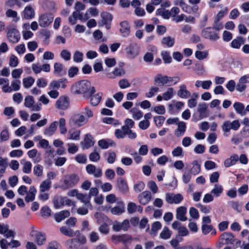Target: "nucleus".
Instances as JSON below:
<instances>
[{
    "label": "nucleus",
    "mask_w": 249,
    "mask_h": 249,
    "mask_svg": "<svg viewBox=\"0 0 249 249\" xmlns=\"http://www.w3.org/2000/svg\"><path fill=\"white\" fill-rule=\"evenodd\" d=\"M124 63L120 62L119 63V67H115L113 71L107 74L108 78L110 79H115L117 77H121L125 73L124 68Z\"/></svg>",
    "instance_id": "nucleus-11"
},
{
    "label": "nucleus",
    "mask_w": 249,
    "mask_h": 249,
    "mask_svg": "<svg viewBox=\"0 0 249 249\" xmlns=\"http://www.w3.org/2000/svg\"><path fill=\"white\" fill-rule=\"evenodd\" d=\"M102 95V92H99L92 96L90 99L91 104L94 106L98 105L101 100Z\"/></svg>",
    "instance_id": "nucleus-50"
},
{
    "label": "nucleus",
    "mask_w": 249,
    "mask_h": 249,
    "mask_svg": "<svg viewBox=\"0 0 249 249\" xmlns=\"http://www.w3.org/2000/svg\"><path fill=\"white\" fill-rule=\"evenodd\" d=\"M102 18V25H105L107 29H109L111 27V22L113 18L112 15L108 12H103L101 14Z\"/></svg>",
    "instance_id": "nucleus-16"
},
{
    "label": "nucleus",
    "mask_w": 249,
    "mask_h": 249,
    "mask_svg": "<svg viewBox=\"0 0 249 249\" xmlns=\"http://www.w3.org/2000/svg\"><path fill=\"white\" fill-rule=\"evenodd\" d=\"M54 74L57 76H62L65 72L63 71V65L59 62L54 64Z\"/></svg>",
    "instance_id": "nucleus-45"
},
{
    "label": "nucleus",
    "mask_w": 249,
    "mask_h": 249,
    "mask_svg": "<svg viewBox=\"0 0 249 249\" xmlns=\"http://www.w3.org/2000/svg\"><path fill=\"white\" fill-rule=\"evenodd\" d=\"M174 4L176 5L180 6L184 12L187 13H190L192 10L195 12L198 10L197 6H194L193 8H191L189 5L185 2L184 0H175L174 1Z\"/></svg>",
    "instance_id": "nucleus-20"
},
{
    "label": "nucleus",
    "mask_w": 249,
    "mask_h": 249,
    "mask_svg": "<svg viewBox=\"0 0 249 249\" xmlns=\"http://www.w3.org/2000/svg\"><path fill=\"white\" fill-rule=\"evenodd\" d=\"M198 97V94L194 92L192 94V98L188 100L187 105L190 108H193L197 105V99Z\"/></svg>",
    "instance_id": "nucleus-49"
},
{
    "label": "nucleus",
    "mask_w": 249,
    "mask_h": 249,
    "mask_svg": "<svg viewBox=\"0 0 249 249\" xmlns=\"http://www.w3.org/2000/svg\"><path fill=\"white\" fill-rule=\"evenodd\" d=\"M84 205H91L90 202V196L87 194L80 193L77 196V198Z\"/></svg>",
    "instance_id": "nucleus-51"
},
{
    "label": "nucleus",
    "mask_w": 249,
    "mask_h": 249,
    "mask_svg": "<svg viewBox=\"0 0 249 249\" xmlns=\"http://www.w3.org/2000/svg\"><path fill=\"white\" fill-rule=\"evenodd\" d=\"M120 32L124 37H128L130 34V26L127 21L124 20L120 23Z\"/></svg>",
    "instance_id": "nucleus-21"
},
{
    "label": "nucleus",
    "mask_w": 249,
    "mask_h": 249,
    "mask_svg": "<svg viewBox=\"0 0 249 249\" xmlns=\"http://www.w3.org/2000/svg\"><path fill=\"white\" fill-rule=\"evenodd\" d=\"M201 36L206 39L216 41L220 38L219 34L214 27L204 28L201 31Z\"/></svg>",
    "instance_id": "nucleus-6"
},
{
    "label": "nucleus",
    "mask_w": 249,
    "mask_h": 249,
    "mask_svg": "<svg viewBox=\"0 0 249 249\" xmlns=\"http://www.w3.org/2000/svg\"><path fill=\"white\" fill-rule=\"evenodd\" d=\"M94 144L93 138L90 134H87L84 139V146L85 148H89Z\"/></svg>",
    "instance_id": "nucleus-43"
},
{
    "label": "nucleus",
    "mask_w": 249,
    "mask_h": 249,
    "mask_svg": "<svg viewBox=\"0 0 249 249\" xmlns=\"http://www.w3.org/2000/svg\"><path fill=\"white\" fill-rule=\"evenodd\" d=\"M224 188L222 185L219 184H215L211 192L214 197H218L223 193Z\"/></svg>",
    "instance_id": "nucleus-35"
},
{
    "label": "nucleus",
    "mask_w": 249,
    "mask_h": 249,
    "mask_svg": "<svg viewBox=\"0 0 249 249\" xmlns=\"http://www.w3.org/2000/svg\"><path fill=\"white\" fill-rule=\"evenodd\" d=\"M37 154V150L36 149L29 150L27 152L28 156L30 158L33 159V161L34 163L39 162L41 160L40 156L36 157Z\"/></svg>",
    "instance_id": "nucleus-44"
},
{
    "label": "nucleus",
    "mask_w": 249,
    "mask_h": 249,
    "mask_svg": "<svg viewBox=\"0 0 249 249\" xmlns=\"http://www.w3.org/2000/svg\"><path fill=\"white\" fill-rule=\"evenodd\" d=\"M220 239L223 242V243L225 244H231L234 242V236L230 232L223 233L221 235Z\"/></svg>",
    "instance_id": "nucleus-29"
},
{
    "label": "nucleus",
    "mask_w": 249,
    "mask_h": 249,
    "mask_svg": "<svg viewBox=\"0 0 249 249\" xmlns=\"http://www.w3.org/2000/svg\"><path fill=\"white\" fill-rule=\"evenodd\" d=\"M54 16L50 13H45L39 15L38 23L40 27L45 28L48 27L53 22Z\"/></svg>",
    "instance_id": "nucleus-10"
},
{
    "label": "nucleus",
    "mask_w": 249,
    "mask_h": 249,
    "mask_svg": "<svg viewBox=\"0 0 249 249\" xmlns=\"http://www.w3.org/2000/svg\"><path fill=\"white\" fill-rule=\"evenodd\" d=\"M104 155L107 158V160L108 163L112 164L115 162L116 158L115 152L107 151L105 153Z\"/></svg>",
    "instance_id": "nucleus-52"
},
{
    "label": "nucleus",
    "mask_w": 249,
    "mask_h": 249,
    "mask_svg": "<svg viewBox=\"0 0 249 249\" xmlns=\"http://www.w3.org/2000/svg\"><path fill=\"white\" fill-rule=\"evenodd\" d=\"M178 77H170L158 74L154 77V83L158 85L170 86L176 84L179 81Z\"/></svg>",
    "instance_id": "nucleus-3"
},
{
    "label": "nucleus",
    "mask_w": 249,
    "mask_h": 249,
    "mask_svg": "<svg viewBox=\"0 0 249 249\" xmlns=\"http://www.w3.org/2000/svg\"><path fill=\"white\" fill-rule=\"evenodd\" d=\"M140 203L143 205L147 204L151 199V193L149 191H144L138 196Z\"/></svg>",
    "instance_id": "nucleus-24"
},
{
    "label": "nucleus",
    "mask_w": 249,
    "mask_h": 249,
    "mask_svg": "<svg viewBox=\"0 0 249 249\" xmlns=\"http://www.w3.org/2000/svg\"><path fill=\"white\" fill-rule=\"evenodd\" d=\"M88 121V118L84 115L80 114H76L71 117L69 120V124L71 125L80 127L85 124Z\"/></svg>",
    "instance_id": "nucleus-9"
},
{
    "label": "nucleus",
    "mask_w": 249,
    "mask_h": 249,
    "mask_svg": "<svg viewBox=\"0 0 249 249\" xmlns=\"http://www.w3.org/2000/svg\"><path fill=\"white\" fill-rule=\"evenodd\" d=\"M7 38L9 42L12 43H18L20 39L19 32L15 25H10L7 27Z\"/></svg>",
    "instance_id": "nucleus-7"
},
{
    "label": "nucleus",
    "mask_w": 249,
    "mask_h": 249,
    "mask_svg": "<svg viewBox=\"0 0 249 249\" xmlns=\"http://www.w3.org/2000/svg\"><path fill=\"white\" fill-rule=\"evenodd\" d=\"M0 234L7 238L14 237L15 235V232L9 229V226L7 225L0 224Z\"/></svg>",
    "instance_id": "nucleus-22"
},
{
    "label": "nucleus",
    "mask_w": 249,
    "mask_h": 249,
    "mask_svg": "<svg viewBox=\"0 0 249 249\" xmlns=\"http://www.w3.org/2000/svg\"><path fill=\"white\" fill-rule=\"evenodd\" d=\"M36 193L37 191L36 188L34 186H31L29 191L27 192L26 196L25 197V201L26 202H30L34 201Z\"/></svg>",
    "instance_id": "nucleus-30"
},
{
    "label": "nucleus",
    "mask_w": 249,
    "mask_h": 249,
    "mask_svg": "<svg viewBox=\"0 0 249 249\" xmlns=\"http://www.w3.org/2000/svg\"><path fill=\"white\" fill-rule=\"evenodd\" d=\"M98 144L101 148L106 149L110 146H115V143L111 139H104L99 141Z\"/></svg>",
    "instance_id": "nucleus-28"
},
{
    "label": "nucleus",
    "mask_w": 249,
    "mask_h": 249,
    "mask_svg": "<svg viewBox=\"0 0 249 249\" xmlns=\"http://www.w3.org/2000/svg\"><path fill=\"white\" fill-rule=\"evenodd\" d=\"M127 130L123 128V126L121 129H116L114 135L115 137L118 139H124L126 135Z\"/></svg>",
    "instance_id": "nucleus-60"
},
{
    "label": "nucleus",
    "mask_w": 249,
    "mask_h": 249,
    "mask_svg": "<svg viewBox=\"0 0 249 249\" xmlns=\"http://www.w3.org/2000/svg\"><path fill=\"white\" fill-rule=\"evenodd\" d=\"M70 215V213L69 211L64 210L58 213H55L54 215V218L57 222H59L66 218L69 217Z\"/></svg>",
    "instance_id": "nucleus-36"
},
{
    "label": "nucleus",
    "mask_w": 249,
    "mask_h": 249,
    "mask_svg": "<svg viewBox=\"0 0 249 249\" xmlns=\"http://www.w3.org/2000/svg\"><path fill=\"white\" fill-rule=\"evenodd\" d=\"M187 213V208L184 206L179 207L176 210V218L181 221H185L187 220L186 216Z\"/></svg>",
    "instance_id": "nucleus-23"
},
{
    "label": "nucleus",
    "mask_w": 249,
    "mask_h": 249,
    "mask_svg": "<svg viewBox=\"0 0 249 249\" xmlns=\"http://www.w3.org/2000/svg\"><path fill=\"white\" fill-rule=\"evenodd\" d=\"M20 80L15 79L12 81L11 86L9 87V85L2 86V90L5 93H10L13 91H18L20 89Z\"/></svg>",
    "instance_id": "nucleus-12"
},
{
    "label": "nucleus",
    "mask_w": 249,
    "mask_h": 249,
    "mask_svg": "<svg viewBox=\"0 0 249 249\" xmlns=\"http://www.w3.org/2000/svg\"><path fill=\"white\" fill-rule=\"evenodd\" d=\"M103 122L107 124H111L115 126L121 124V123L118 120L111 117H105L103 118Z\"/></svg>",
    "instance_id": "nucleus-57"
},
{
    "label": "nucleus",
    "mask_w": 249,
    "mask_h": 249,
    "mask_svg": "<svg viewBox=\"0 0 249 249\" xmlns=\"http://www.w3.org/2000/svg\"><path fill=\"white\" fill-rule=\"evenodd\" d=\"M240 126V124L238 120H235L232 122L230 121H225L221 126L224 132V136L225 137L228 136L230 134L231 129L236 131L239 128Z\"/></svg>",
    "instance_id": "nucleus-8"
},
{
    "label": "nucleus",
    "mask_w": 249,
    "mask_h": 249,
    "mask_svg": "<svg viewBox=\"0 0 249 249\" xmlns=\"http://www.w3.org/2000/svg\"><path fill=\"white\" fill-rule=\"evenodd\" d=\"M125 211L124 204L121 202L116 206L111 209V213L114 215H120Z\"/></svg>",
    "instance_id": "nucleus-32"
},
{
    "label": "nucleus",
    "mask_w": 249,
    "mask_h": 249,
    "mask_svg": "<svg viewBox=\"0 0 249 249\" xmlns=\"http://www.w3.org/2000/svg\"><path fill=\"white\" fill-rule=\"evenodd\" d=\"M171 234L172 231L167 227H164L160 233V236L161 238L166 240L171 237Z\"/></svg>",
    "instance_id": "nucleus-56"
},
{
    "label": "nucleus",
    "mask_w": 249,
    "mask_h": 249,
    "mask_svg": "<svg viewBox=\"0 0 249 249\" xmlns=\"http://www.w3.org/2000/svg\"><path fill=\"white\" fill-rule=\"evenodd\" d=\"M71 91L74 94H82L84 97L88 98L95 92V89L89 81L84 80L72 84Z\"/></svg>",
    "instance_id": "nucleus-1"
},
{
    "label": "nucleus",
    "mask_w": 249,
    "mask_h": 249,
    "mask_svg": "<svg viewBox=\"0 0 249 249\" xmlns=\"http://www.w3.org/2000/svg\"><path fill=\"white\" fill-rule=\"evenodd\" d=\"M132 118L136 120H140L143 116V112L136 107H133L130 110Z\"/></svg>",
    "instance_id": "nucleus-40"
},
{
    "label": "nucleus",
    "mask_w": 249,
    "mask_h": 249,
    "mask_svg": "<svg viewBox=\"0 0 249 249\" xmlns=\"http://www.w3.org/2000/svg\"><path fill=\"white\" fill-rule=\"evenodd\" d=\"M21 14L23 18L31 19L35 16V11L31 5H28L24 7Z\"/></svg>",
    "instance_id": "nucleus-18"
},
{
    "label": "nucleus",
    "mask_w": 249,
    "mask_h": 249,
    "mask_svg": "<svg viewBox=\"0 0 249 249\" xmlns=\"http://www.w3.org/2000/svg\"><path fill=\"white\" fill-rule=\"evenodd\" d=\"M79 181V177L75 174L66 176L62 181L60 187L64 190L70 189L76 185Z\"/></svg>",
    "instance_id": "nucleus-5"
},
{
    "label": "nucleus",
    "mask_w": 249,
    "mask_h": 249,
    "mask_svg": "<svg viewBox=\"0 0 249 249\" xmlns=\"http://www.w3.org/2000/svg\"><path fill=\"white\" fill-rule=\"evenodd\" d=\"M186 129V123L184 122H179L178 124V128L175 131V135L178 137L183 136Z\"/></svg>",
    "instance_id": "nucleus-31"
},
{
    "label": "nucleus",
    "mask_w": 249,
    "mask_h": 249,
    "mask_svg": "<svg viewBox=\"0 0 249 249\" xmlns=\"http://www.w3.org/2000/svg\"><path fill=\"white\" fill-rule=\"evenodd\" d=\"M5 15L7 18H12L14 22H17L19 20V17L18 16L17 12L11 9H8L6 10Z\"/></svg>",
    "instance_id": "nucleus-48"
},
{
    "label": "nucleus",
    "mask_w": 249,
    "mask_h": 249,
    "mask_svg": "<svg viewBox=\"0 0 249 249\" xmlns=\"http://www.w3.org/2000/svg\"><path fill=\"white\" fill-rule=\"evenodd\" d=\"M165 199L167 202L169 204H179L183 199V197L180 194L175 195L172 193H167L165 196Z\"/></svg>",
    "instance_id": "nucleus-14"
},
{
    "label": "nucleus",
    "mask_w": 249,
    "mask_h": 249,
    "mask_svg": "<svg viewBox=\"0 0 249 249\" xmlns=\"http://www.w3.org/2000/svg\"><path fill=\"white\" fill-rule=\"evenodd\" d=\"M21 163L23 165L22 171L23 173L29 174L31 172L32 164L30 161L22 160H21Z\"/></svg>",
    "instance_id": "nucleus-46"
},
{
    "label": "nucleus",
    "mask_w": 249,
    "mask_h": 249,
    "mask_svg": "<svg viewBox=\"0 0 249 249\" xmlns=\"http://www.w3.org/2000/svg\"><path fill=\"white\" fill-rule=\"evenodd\" d=\"M207 107L208 106L206 103H201L198 105L197 111L201 118L207 116Z\"/></svg>",
    "instance_id": "nucleus-39"
},
{
    "label": "nucleus",
    "mask_w": 249,
    "mask_h": 249,
    "mask_svg": "<svg viewBox=\"0 0 249 249\" xmlns=\"http://www.w3.org/2000/svg\"><path fill=\"white\" fill-rule=\"evenodd\" d=\"M52 181L46 179L42 181L39 186V192L48 191L51 187Z\"/></svg>",
    "instance_id": "nucleus-47"
},
{
    "label": "nucleus",
    "mask_w": 249,
    "mask_h": 249,
    "mask_svg": "<svg viewBox=\"0 0 249 249\" xmlns=\"http://www.w3.org/2000/svg\"><path fill=\"white\" fill-rule=\"evenodd\" d=\"M69 105V98L67 96H61L56 101L55 107L58 109L66 110L68 108Z\"/></svg>",
    "instance_id": "nucleus-17"
},
{
    "label": "nucleus",
    "mask_w": 249,
    "mask_h": 249,
    "mask_svg": "<svg viewBox=\"0 0 249 249\" xmlns=\"http://www.w3.org/2000/svg\"><path fill=\"white\" fill-rule=\"evenodd\" d=\"M228 12V8L225 7L222 10H220L216 15L214 18L215 23H218L227 13Z\"/></svg>",
    "instance_id": "nucleus-54"
},
{
    "label": "nucleus",
    "mask_w": 249,
    "mask_h": 249,
    "mask_svg": "<svg viewBox=\"0 0 249 249\" xmlns=\"http://www.w3.org/2000/svg\"><path fill=\"white\" fill-rule=\"evenodd\" d=\"M77 19L80 20V12L74 11L72 13L71 16L69 18V22L73 25L76 23Z\"/></svg>",
    "instance_id": "nucleus-53"
},
{
    "label": "nucleus",
    "mask_w": 249,
    "mask_h": 249,
    "mask_svg": "<svg viewBox=\"0 0 249 249\" xmlns=\"http://www.w3.org/2000/svg\"><path fill=\"white\" fill-rule=\"evenodd\" d=\"M156 14L161 16L163 18L169 19L170 18V13L168 10H165L164 8H159L156 11Z\"/></svg>",
    "instance_id": "nucleus-58"
},
{
    "label": "nucleus",
    "mask_w": 249,
    "mask_h": 249,
    "mask_svg": "<svg viewBox=\"0 0 249 249\" xmlns=\"http://www.w3.org/2000/svg\"><path fill=\"white\" fill-rule=\"evenodd\" d=\"M60 231L62 233L69 237H73L76 234L71 229L66 227H62Z\"/></svg>",
    "instance_id": "nucleus-61"
},
{
    "label": "nucleus",
    "mask_w": 249,
    "mask_h": 249,
    "mask_svg": "<svg viewBox=\"0 0 249 249\" xmlns=\"http://www.w3.org/2000/svg\"><path fill=\"white\" fill-rule=\"evenodd\" d=\"M43 166L40 164H37L34 167V174L37 177H41L43 174Z\"/></svg>",
    "instance_id": "nucleus-64"
},
{
    "label": "nucleus",
    "mask_w": 249,
    "mask_h": 249,
    "mask_svg": "<svg viewBox=\"0 0 249 249\" xmlns=\"http://www.w3.org/2000/svg\"><path fill=\"white\" fill-rule=\"evenodd\" d=\"M66 124L65 119L61 118L59 120L58 122L54 121L48 127L46 128L44 131V134L47 136H52L55 133L58 125L60 133L61 134H65L67 131Z\"/></svg>",
    "instance_id": "nucleus-2"
},
{
    "label": "nucleus",
    "mask_w": 249,
    "mask_h": 249,
    "mask_svg": "<svg viewBox=\"0 0 249 249\" xmlns=\"http://www.w3.org/2000/svg\"><path fill=\"white\" fill-rule=\"evenodd\" d=\"M135 122L131 119L127 118L124 121V125L123 126L124 129L129 130L134 126Z\"/></svg>",
    "instance_id": "nucleus-63"
},
{
    "label": "nucleus",
    "mask_w": 249,
    "mask_h": 249,
    "mask_svg": "<svg viewBox=\"0 0 249 249\" xmlns=\"http://www.w3.org/2000/svg\"><path fill=\"white\" fill-rule=\"evenodd\" d=\"M175 94V91L173 88H169L161 95L157 97V100L160 102L162 100L168 101L171 99Z\"/></svg>",
    "instance_id": "nucleus-15"
},
{
    "label": "nucleus",
    "mask_w": 249,
    "mask_h": 249,
    "mask_svg": "<svg viewBox=\"0 0 249 249\" xmlns=\"http://www.w3.org/2000/svg\"><path fill=\"white\" fill-rule=\"evenodd\" d=\"M125 50L127 55L131 59H134L139 54V49L135 44H130Z\"/></svg>",
    "instance_id": "nucleus-19"
},
{
    "label": "nucleus",
    "mask_w": 249,
    "mask_h": 249,
    "mask_svg": "<svg viewBox=\"0 0 249 249\" xmlns=\"http://www.w3.org/2000/svg\"><path fill=\"white\" fill-rule=\"evenodd\" d=\"M117 186L120 191L123 194L128 192V186L126 181L122 178H119L117 180Z\"/></svg>",
    "instance_id": "nucleus-27"
},
{
    "label": "nucleus",
    "mask_w": 249,
    "mask_h": 249,
    "mask_svg": "<svg viewBox=\"0 0 249 249\" xmlns=\"http://www.w3.org/2000/svg\"><path fill=\"white\" fill-rule=\"evenodd\" d=\"M177 95L180 98L187 99L191 96V93L187 90V87L185 84H181L179 86Z\"/></svg>",
    "instance_id": "nucleus-25"
},
{
    "label": "nucleus",
    "mask_w": 249,
    "mask_h": 249,
    "mask_svg": "<svg viewBox=\"0 0 249 249\" xmlns=\"http://www.w3.org/2000/svg\"><path fill=\"white\" fill-rule=\"evenodd\" d=\"M31 235L35 237V241L39 246L44 244L46 242V235L41 232L36 231L32 233Z\"/></svg>",
    "instance_id": "nucleus-26"
},
{
    "label": "nucleus",
    "mask_w": 249,
    "mask_h": 249,
    "mask_svg": "<svg viewBox=\"0 0 249 249\" xmlns=\"http://www.w3.org/2000/svg\"><path fill=\"white\" fill-rule=\"evenodd\" d=\"M233 106L237 113L241 116L246 115V111L245 109V106L243 103L237 102L234 103Z\"/></svg>",
    "instance_id": "nucleus-33"
},
{
    "label": "nucleus",
    "mask_w": 249,
    "mask_h": 249,
    "mask_svg": "<svg viewBox=\"0 0 249 249\" xmlns=\"http://www.w3.org/2000/svg\"><path fill=\"white\" fill-rule=\"evenodd\" d=\"M80 137V131L75 129H70L67 135V139L69 140H78Z\"/></svg>",
    "instance_id": "nucleus-38"
},
{
    "label": "nucleus",
    "mask_w": 249,
    "mask_h": 249,
    "mask_svg": "<svg viewBox=\"0 0 249 249\" xmlns=\"http://www.w3.org/2000/svg\"><path fill=\"white\" fill-rule=\"evenodd\" d=\"M238 156L237 155H233L230 157V158L226 159L224 161V166L226 167H230L235 164L236 161L238 160Z\"/></svg>",
    "instance_id": "nucleus-37"
},
{
    "label": "nucleus",
    "mask_w": 249,
    "mask_h": 249,
    "mask_svg": "<svg viewBox=\"0 0 249 249\" xmlns=\"http://www.w3.org/2000/svg\"><path fill=\"white\" fill-rule=\"evenodd\" d=\"M91 207V205H83V206L78 208L77 213L80 215H86L88 212V209Z\"/></svg>",
    "instance_id": "nucleus-62"
},
{
    "label": "nucleus",
    "mask_w": 249,
    "mask_h": 249,
    "mask_svg": "<svg viewBox=\"0 0 249 249\" xmlns=\"http://www.w3.org/2000/svg\"><path fill=\"white\" fill-rule=\"evenodd\" d=\"M193 167L190 169V172L192 175H196L198 174L201 170L200 165L197 160H195L192 162Z\"/></svg>",
    "instance_id": "nucleus-41"
},
{
    "label": "nucleus",
    "mask_w": 249,
    "mask_h": 249,
    "mask_svg": "<svg viewBox=\"0 0 249 249\" xmlns=\"http://www.w3.org/2000/svg\"><path fill=\"white\" fill-rule=\"evenodd\" d=\"M209 55V52L208 51H196L195 52L196 57L200 60L207 58Z\"/></svg>",
    "instance_id": "nucleus-59"
},
{
    "label": "nucleus",
    "mask_w": 249,
    "mask_h": 249,
    "mask_svg": "<svg viewBox=\"0 0 249 249\" xmlns=\"http://www.w3.org/2000/svg\"><path fill=\"white\" fill-rule=\"evenodd\" d=\"M245 39L242 36H237L232 40L231 46L234 49H239L242 44H244Z\"/></svg>",
    "instance_id": "nucleus-34"
},
{
    "label": "nucleus",
    "mask_w": 249,
    "mask_h": 249,
    "mask_svg": "<svg viewBox=\"0 0 249 249\" xmlns=\"http://www.w3.org/2000/svg\"><path fill=\"white\" fill-rule=\"evenodd\" d=\"M35 79L31 76H28L23 79V85L25 88L28 89L32 87L35 82Z\"/></svg>",
    "instance_id": "nucleus-55"
},
{
    "label": "nucleus",
    "mask_w": 249,
    "mask_h": 249,
    "mask_svg": "<svg viewBox=\"0 0 249 249\" xmlns=\"http://www.w3.org/2000/svg\"><path fill=\"white\" fill-rule=\"evenodd\" d=\"M161 43L167 47H172L175 44V38L171 36H165L162 39Z\"/></svg>",
    "instance_id": "nucleus-42"
},
{
    "label": "nucleus",
    "mask_w": 249,
    "mask_h": 249,
    "mask_svg": "<svg viewBox=\"0 0 249 249\" xmlns=\"http://www.w3.org/2000/svg\"><path fill=\"white\" fill-rule=\"evenodd\" d=\"M67 83V79L64 78H60L58 80H53L50 83L48 89H55L57 90L59 88L65 89Z\"/></svg>",
    "instance_id": "nucleus-13"
},
{
    "label": "nucleus",
    "mask_w": 249,
    "mask_h": 249,
    "mask_svg": "<svg viewBox=\"0 0 249 249\" xmlns=\"http://www.w3.org/2000/svg\"><path fill=\"white\" fill-rule=\"evenodd\" d=\"M95 217L97 219V223L100 225L99 228L100 232L105 234H107L109 232V219L107 216L100 213H96Z\"/></svg>",
    "instance_id": "nucleus-4"
}]
</instances>
